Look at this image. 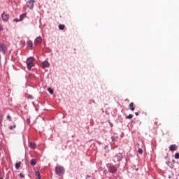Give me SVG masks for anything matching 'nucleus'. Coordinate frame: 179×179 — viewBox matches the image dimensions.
Listing matches in <instances>:
<instances>
[{"label":"nucleus","mask_w":179,"mask_h":179,"mask_svg":"<svg viewBox=\"0 0 179 179\" xmlns=\"http://www.w3.org/2000/svg\"><path fill=\"white\" fill-rule=\"evenodd\" d=\"M135 115L138 117V115H139V113H138V112H136Z\"/></svg>","instance_id":"30"},{"label":"nucleus","mask_w":179,"mask_h":179,"mask_svg":"<svg viewBox=\"0 0 179 179\" xmlns=\"http://www.w3.org/2000/svg\"><path fill=\"white\" fill-rule=\"evenodd\" d=\"M129 107L131 111H135V104L134 103V102H131L130 104L129 105Z\"/></svg>","instance_id":"11"},{"label":"nucleus","mask_w":179,"mask_h":179,"mask_svg":"<svg viewBox=\"0 0 179 179\" xmlns=\"http://www.w3.org/2000/svg\"><path fill=\"white\" fill-rule=\"evenodd\" d=\"M8 52V48L5 45V43L0 42V52L5 55L6 52Z\"/></svg>","instance_id":"3"},{"label":"nucleus","mask_w":179,"mask_h":179,"mask_svg":"<svg viewBox=\"0 0 179 179\" xmlns=\"http://www.w3.org/2000/svg\"><path fill=\"white\" fill-rule=\"evenodd\" d=\"M55 171L57 176H62L65 173V169L64 167L58 166L55 168Z\"/></svg>","instance_id":"4"},{"label":"nucleus","mask_w":179,"mask_h":179,"mask_svg":"<svg viewBox=\"0 0 179 179\" xmlns=\"http://www.w3.org/2000/svg\"><path fill=\"white\" fill-rule=\"evenodd\" d=\"M175 159H179V153L178 152H176L175 154Z\"/></svg>","instance_id":"22"},{"label":"nucleus","mask_w":179,"mask_h":179,"mask_svg":"<svg viewBox=\"0 0 179 179\" xmlns=\"http://www.w3.org/2000/svg\"><path fill=\"white\" fill-rule=\"evenodd\" d=\"M126 120H132V118H134V115L130 114L127 116L125 117Z\"/></svg>","instance_id":"14"},{"label":"nucleus","mask_w":179,"mask_h":179,"mask_svg":"<svg viewBox=\"0 0 179 179\" xmlns=\"http://www.w3.org/2000/svg\"><path fill=\"white\" fill-rule=\"evenodd\" d=\"M59 30H64L65 29V25L64 24H59Z\"/></svg>","instance_id":"17"},{"label":"nucleus","mask_w":179,"mask_h":179,"mask_svg":"<svg viewBox=\"0 0 179 179\" xmlns=\"http://www.w3.org/2000/svg\"><path fill=\"white\" fill-rule=\"evenodd\" d=\"M43 41V39L41 38V37H37L36 39H35V41H34V44L37 45V44H41V41Z\"/></svg>","instance_id":"9"},{"label":"nucleus","mask_w":179,"mask_h":179,"mask_svg":"<svg viewBox=\"0 0 179 179\" xmlns=\"http://www.w3.org/2000/svg\"><path fill=\"white\" fill-rule=\"evenodd\" d=\"M27 124H28V125H30V119H27Z\"/></svg>","instance_id":"25"},{"label":"nucleus","mask_w":179,"mask_h":179,"mask_svg":"<svg viewBox=\"0 0 179 179\" xmlns=\"http://www.w3.org/2000/svg\"><path fill=\"white\" fill-rule=\"evenodd\" d=\"M177 149H178V146L176 144L169 146V150H171V152H174V150H177Z\"/></svg>","instance_id":"8"},{"label":"nucleus","mask_w":179,"mask_h":179,"mask_svg":"<svg viewBox=\"0 0 179 179\" xmlns=\"http://www.w3.org/2000/svg\"><path fill=\"white\" fill-rule=\"evenodd\" d=\"M15 168L17 169V170H19L20 169V162L15 164Z\"/></svg>","instance_id":"20"},{"label":"nucleus","mask_w":179,"mask_h":179,"mask_svg":"<svg viewBox=\"0 0 179 179\" xmlns=\"http://www.w3.org/2000/svg\"><path fill=\"white\" fill-rule=\"evenodd\" d=\"M3 30V25L0 24V31H2Z\"/></svg>","instance_id":"24"},{"label":"nucleus","mask_w":179,"mask_h":179,"mask_svg":"<svg viewBox=\"0 0 179 179\" xmlns=\"http://www.w3.org/2000/svg\"><path fill=\"white\" fill-rule=\"evenodd\" d=\"M0 179H3V178H0Z\"/></svg>","instance_id":"31"},{"label":"nucleus","mask_w":179,"mask_h":179,"mask_svg":"<svg viewBox=\"0 0 179 179\" xmlns=\"http://www.w3.org/2000/svg\"><path fill=\"white\" fill-rule=\"evenodd\" d=\"M107 167L109 173H111L112 174H115L117 173V167H115V166L111 164H108Z\"/></svg>","instance_id":"2"},{"label":"nucleus","mask_w":179,"mask_h":179,"mask_svg":"<svg viewBox=\"0 0 179 179\" xmlns=\"http://www.w3.org/2000/svg\"><path fill=\"white\" fill-rule=\"evenodd\" d=\"M30 148L31 149H36V143H30Z\"/></svg>","instance_id":"15"},{"label":"nucleus","mask_w":179,"mask_h":179,"mask_svg":"<svg viewBox=\"0 0 179 179\" xmlns=\"http://www.w3.org/2000/svg\"><path fill=\"white\" fill-rule=\"evenodd\" d=\"M48 91L49 92V93L50 94H54V90H52V89H51V87L48 88Z\"/></svg>","instance_id":"18"},{"label":"nucleus","mask_w":179,"mask_h":179,"mask_svg":"<svg viewBox=\"0 0 179 179\" xmlns=\"http://www.w3.org/2000/svg\"><path fill=\"white\" fill-rule=\"evenodd\" d=\"M28 47H30L31 48H33V43L31 41L27 42Z\"/></svg>","instance_id":"16"},{"label":"nucleus","mask_w":179,"mask_h":179,"mask_svg":"<svg viewBox=\"0 0 179 179\" xmlns=\"http://www.w3.org/2000/svg\"><path fill=\"white\" fill-rule=\"evenodd\" d=\"M10 118H11L10 115H7V120H10Z\"/></svg>","instance_id":"27"},{"label":"nucleus","mask_w":179,"mask_h":179,"mask_svg":"<svg viewBox=\"0 0 179 179\" xmlns=\"http://www.w3.org/2000/svg\"><path fill=\"white\" fill-rule=\"evenodd\" d=\"M48 66H50V63H48V62L47 61H44L43 63H42V67L44 69V68H48Z\"/></svg>","instance_id":"10"},{"label":"nucleus","mask_w":179,"mask_h":179,"mask_svg":"<svg viewBox=\"0 0 179 179\" xmlns=\"http://www.w3.org/2000/svg\"><path fill=\"white\" fill-rule=\"evenodd\" d=\"M36 176L37 177V179H41V177L40 176V172L36 171Z\"/></svg>","instance_id":"19"},{"label":"nucleus","mask_w":179,"mask_h":179,"mask_svg":"<svg viewBox=\"0 0 179 179\" xmlns=\"http://www.w3.org/2000/svg\"><path fill=\"white\" fill-rule=\"evenodd\" d=\"M13 128H16V124H14L13 126H10L9 129H13Z\"/></svg>","instance_id":"23"},{"label":"nucleus","mask_w":179,"mask_h":179,"mask_svg":"<svg viewBox=\"0 0 179 179\" xmlns=\"http://www.w3.org/2000/svg\"><path fill=\"white\" fill-rule=\"evenodd\" d=\"M27 65L28 69H31L34 66V58L29 57L27 59Z\"/></svg>","instance_id":"1"},{"label":"nucleus","mask_w":179,"mask_h":179,"mask_svg":"<svg viewBox=\"0 0 179 179\" xmlns=\"http://www.w3.org/2000/svg\"><path fill=\"white\" fill-rule=\"evenodd\" d=\"M111 139H112V141H115V139H117V138H115V136H113L112 138H111Z\"/></svg>","instance_id":"29"},{"label":"nucleus","mask_w":179,"mask_h":179,"mask_svg":"<svg viewBox=\"0 0 179 179\" xmlns=\"http://www.w3.org/2000/svg\"><path fill=\"white\" fill-rule=\"evenodd\" d=\"M24 16H26V15H20V19L17 20V18L14 19V22H20L22 20H23V17H24Z\"/></svg>","instance_id":"12"},{"label":"nucleus","mask_w":179,"mask_h":179,"mask_svg":"<svg viewBox=\"0 0 179 179\" xmlns=\"http://www.w3.org/2000/svg\"><path fill=\"white\" fill-rule=\"evenodd\" d=\"M154 124H155V125H157V119H155Z\"/></svg>","instance_id":"28"},{"label":"nucleus","mask_w":179,"mask_h":179,"mask_svg":"<svg viewBox=\"0 0 179 179\" xmlns=\"http://www.w3.org/2000/svg\"><path fill=\"white\" fill-rule=\"evenodd\" d=\"M20 178H24V175L23 173H20Z\"/></svg>","instance_id":"26"},{"label":"nucleus","mask_w":179,"mask_h":179,"mask_svg":"<svg viewBox=\"0 0 179 179\" xmlns=\"http://www.w3.org/2000/svg\"><path fill=\"white\" fill-rule=\"evenodd\" d=\"M30 164L31 166H36V164H37V161H36V159H31L30 162Z\"/></svg>","instance_id":"13"},{"label":"nucleus","mask_w":179,"mask_h":179,"mask_svg":"<svg viewBox=\"0 0 179 179\" xmlns=\"http://www.w3.org/2000/svg\"><path fill=\"white\" fill-rule=\"evenodd\" d=\"M121 160H122V154L118 153L115 156V159L113 161L115 163V162H121Z\"/></svg>","instance_id":"6"},{"label":"nucleus","mask_w":179,"mask_h":179,"mask_svg":"<svg viewBox=\"0 0 179 179\" xmlns=\"http://www.w3.org/2000/svg\"><path fill=\"white\" fill-rule=\"evenodd\" d=\"M138 153L142 155L143 153V150H142V148H138Z\"/></svg>","instance_id":"21"},{"label":"nucleus","mask_w":179,"mask_h":179,"mask_svg":"<svg viewBox=\"0 0 179 179\" xmlns=\"http://www.w3.org/2000/svg\"><path fill=\"white\" fill-rule=\"evenodd\" d=\"M34 0H29L27 2V6L29 9H33L34 8Z\"/></svg>","instance_id":"7"},{"label":"nucleus","mask_w":179,"mask_h":179,"mask_svg":"<svg viewBox=\"0 0 179 179\" xmlns=\"http://www.w3.org/2000/svg\"><path fill=\"white\" fill-rule=\"evenodd\" d=\"M1 19L3 22H8V20H9V14H7L6 13L3 12L1 14Z\"/></svg>","instance_id":"5"}]
</instances>
